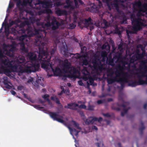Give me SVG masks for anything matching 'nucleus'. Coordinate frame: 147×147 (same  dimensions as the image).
Listing matches in <instances>:
<instances>
[{
    "instance_id": "f257e3e1",
    "label": "nucleus",
    "mask_w": 147,
    "mask_h": 147,
    "mask_svg": "<svg viewBox=\"0 0 147 147\" xmlns=\"http://www.w3.org/2000/svg\"><path fill=\"white\" fill-rule=\"evenodd\" d=\"M46 23L40 22V19L39 18L35 19L36 24L37 26H41L44 28H47L52 26V29L53 30L57 29L59 27L64 24L63 21L61 20L60 23L58 22L56 18L54 16L51 17L50 15L47 16L45 18Z\"/></svg>"
},
{
    "instance_id": "f03ea898",
    "label": "nucleus",
    "mask_w": 147,
    "mask_h": 147,
    "mask_svg": "<svg viewBox=\"0 0 147 147\" xmlns=\"http://www.w3.org/2000/svg\"><path fill=\"white\" fill-rule=\"evenodd\" d=\"M40 42V43L38 45L39 51L38 59L41 64V67L46 68L50 65L49 61H46V60L50 59L51 57L48 51L45 50L44 49L45 43L41 42Z\"/></svg>"
},
{
    "instance_id": "7ed1b4c3",
    "label": "nucleus",
    "mask_w": 147,
    "mask_h": 147,
    "mask_svg": "<svg viewBox=\"0 0 147 147\" xmlns=\"http://www.w3.org/2000/svg\"><path fill=\"white\" fill-rule=\"evenodd\" d=\"M129 12L130 14V19L133 25L132 30L135 32L140 30L142 28V27L144 26L143 20L139 18H136L133 11Z\"/></svg>"
},
{
    "instance_id": "20e7f679",
    "label": "nucleus",
    "mask_w": 147,
    "mask_h": 147,
    "mask_svg": "<svg viewBox=\"0 0 147 147\" xmlns=\"http://www.w3.org/2000/svg\"><path fill=\"white\" fill-rule=\"evenodd\" d=\"M71 65V63L67 59L64 60L63 66L65 69L69 71L67 77L71 79H75L78 78L76 74L79 73V71L74 67H70Z\"/></svg>"
},
{
    "instance_id": "39448f33",
    "label": "nucleus",
    "mask_w": 147,
    "mask_h": 147,
    "mask_svg": "<svg viewBox=\"0 0 147 147\" xmlns=\"http://www.w3.org/2000/svg\"><path fill=\"white\" fill-rule=\"evenodd\" d=\"M24 66L25 67L24 69H23L21 66H20L19 67V70L18 71L20 73H31L32 72H34L38 71L40 67L38 64H33L31 62H28L27 65Z\"/></svg>"
},
{
    "instance_id": "423d86ee",
    "label": "nucleus",
    "mask_w": 147,
    "mask_h": 147,
    "mask_svg": "<svg viewBox=\"0 0 147 147\" xmlns=\"http://www.w3.org/2000/svg\"><path fill=\"white\" fill-rule=\"evenodd\" d=\"M5 57L2 52L0 50V61L1 63L5 66L11 68L14 71H18V66L16 63L14 61H9L7 59H3V58Z\"/></svg>"
},
{
    "instance_id": "0eeeda50",
    "label": "nucleus",
    "mask_w": 147,
    "mask_h": 147,
    "mask_svg": "<svg viewBox=\"0 0 147 147\" xmlns=\"http://www.w3.org/2000/svg\"><path fill=\"white\" fill-rule=\"evenodd\" d=\"M147 60H144L140 63V69L137 72L138 78L146 77L147 81Z\"/></svg>"
},
{
    "instance_id": "6e6552de",
    "label": "nucleus",
    "mask_w": 147,
    "mask_h": 147,
    "mask_svg": "<svg viewBox=\"0 0 147 147\" xmlns=\"http://www.w3.org/2000/svg\"><path fill=\"white\" fill-rule=\"evenodd\" d=\"M61 52L62 54L66 57L71 56V55H74V57L76 59H80L82 57L85 58V55H81L80 54L78 53L74 54L69 52L67 45L65 46L64 45L61 48Z\"/></svg>"
},
{
    "instance_id": "1a4fd4ad",
    "label": "nucleus",
    "mask_w": 147,
    "mask_h": 147,
    "mask_svg": "<svg viewBox=\"0 0 147 147\" xmlns=\"http://www.w3.org/2000/svg\"><path fill=\"white\" fill-rule=\"evenodd\" d=\"M119 101L122 102L123 103L121 104H119L118 103H116L112 106V109L117 111H119L121 109L119 107H122L124 108L123 111L125 113H127L128 109L125 108L126 106L125 104H128V102H125L123 98L120 96H119Z\"/></svg>"
},
{
    "instance_id": "9d476101",
    "label": "nucleus",
    "mask_w": 147,
    "mask_h": 147,
    "mask_svg": "<svg viewBox=\"0 0 147 147\" xmlns=\"http://www.w3.org/2000/svg\"><path fill=\"white\" fill-rule=\"evenodd\" d=\"M51 3L49 1H42L38 0L35 4V8L37 9L42 10L43 8H48L50 7Z\"/></svg>"
},
{
    "instance_id": "9b49d317",
    "label": "nucleus",
    "mask_w": 147,
    "mask_h": 147,
    "mask_svg": "<svg viewBox=\"0 0 147 147\" xmlns=\"http://www.w3.org/2000/svg\"><path fill=\"white\" fill-rule=\"evenodd\" d=\"M78 107L79 108H81L84 109H86V107L84 104L81 105H79L78 104L74 102L68 103L67 105L64 106V107L66 109H69L74 110H78Z\"/></svg>"
},
{
    "instance_id": "f8f14e48",
    "label": "nucleus",
    "mask_w": 147,
    "mask_h": 147,
    "mask_svg": "<svg viewBox=\"0 0 147 147\" xmlns=\"http://www.w3.org/2000/svg\"><path fill=\"white\" fill-rule=\"evenodd\" d=\"M49 115L53 120L63 124L65 123V121L62 119V116L59 115L57 113L50 112L49 113Z\"/></svg>"
},
{
    "instance_id": "ddd939ff",
    "label": "nucleus",
    "mask_w": 147,
    "mask_h": 147,
    "mask_svg": "<svg viewBox=\"0 0 147 147\" xmlns=\"http://www.w3.org/2000/svg\"><path fill=\"white\" fill-rule=\"evenodd\" d=\"M114 6L117 12L121 16L120 19L121 20V24H126L127 23V19L124 13L123 12H122L119 9V6L117 4H115Z\"/></svg>"
},
{
    "instance_id": "4468645a",
    "label": "nucleus",
    "mask_w": 147,
    "mask_h": 147,
    "mask_svg": "<svg viewBox=\"0 0 147 147\" xmlns=\"http://www.w3.org/2000/svg\"><path fill=\"white\" fill-rule=\"evenodd\" d=\"M46 61H49L50 63V65L47 66V68H45L41 67L42 68L44 69H47L49 67L51 68L54 74L56 76H58L60 74L61 72V70L58 67H56L55 69H54L52 67V65H53V64L52 62H51L50 59H49V60H46Z\"/></svg>"
},
{
    "instance_id": "2eb2a0df",
    "label": "nucleus",
    "mask_w": 147,
    "mask_h": 147,
    "mask_svg": "<svg viewBox=\"0 0 147 147\" xmlns=\"http://www.w3.org/2000/svg\"><path fill=\"white\" fill-rule=\"evenodd\" d=\"M93 65V66H92L91 68L93 67L94 69L96 71H102L104 69L103 65L100 61L96 62L95 60H94Z\"/></svg>"
},
{
    "instance_id": "dca6fc26",
    "label": "nucleus",
    "mask_w": 147,
    "mask_h": 147,
    "mask_svg": "<svg viewBox=\"0 0 147 147\" xmlns=\"http://www.w3.org/2000/svg\"><path fill=\"white\" fill-rule=\"evenodd\" d=\"M27 57L30 61V62H31L33 64H38L40 65L38 62L37 61V55L34 53L30 52L28 53Z\"/></svg>"
},
{
    "instance_id": "f3484780",
    "label": "nucleus",
    "mask_w": 147,
    "mask_h": 147,
    "mask_svg": "<svg viewBox=\"0 0 147 147\" xmlns=\"http://www.w3.org/2000/svg\"><path fill=\"white\" fill-rule=\"evenodd\" d=\"M17 63L19 66H26V65L28 62H26L25 58L23 56H21L16 61Z\"/></svg>"
},
{
    "instance_id": "a211bd4d",
    "label": "nucleus",
    "mask_w": 147,
    "mask_h": 147,
    "mask_svg": "<svg viewBox=\"0 0 147 147\" xmlns=\"http://www.w3.org/2000/svg\"><path fill=\"white\" fill-rule=\"evenodd\" d=\"M132 9L134 12H135L138 11V7H140L141 5L140 1H135L132 4Z\"/></svg>"
},
{
    "instance_id": "6ab92c4d",
    "label": "nucleus",
    "mask_w": 147,
    "mask_h": 147,
    "mask_svg": "<svg viewBox=\"0 0 147 147\" xmlns=\"http://www.w3.org/2000/svg\"><path fill=\"white\" fill-rule=\"evenodd\" d=\"M128 79L127 76H123V78L120 80L119 82L120 83L121 86L122 88H123L125 86V83H128Z\"/></svg>"
},
{
    "instance_id": "aec40b11",
    "label": "nucleus",
    "mask_w": 147,
    "mask_h": 147,
    "mask_svg": "<svg viewBox=\"0 0 147 147\" xmlns=\"http://www.w3.org/2000/svg\"><path fill=\"white\" fill-rule=\"evenodd\" d=\"M141 12L145 13L147 14V4L144 5L142 8L140 9V10L138 12L137 15L139 16H143Z\"/></svg>"
},
{
    "instance_id": "412c9836",
    "label": "nucleus",
    "mask_w": 147,
    "mask_h": 147,
    "mask_svg": "<svg viewBox=\"0 0 147 147\" xmlns=\"http://www.w3.org/2000/svg\"><path fill=\"white\" fill-rule=\"evenodd\" d=\"M55 13L58 16H61L67 14V12L65 10H62L58 9L55 11Z\"/></svg>"
},
{
    "instance_id": "4be33fe9",
    "label": "nucleus",
    "mask_w": 147,
    "mask_h": 147,
    "mask_svg": "<svg viewBox=\"0 0 147 147\" xmlns=\"http://www.w3.org/2000/svg\"><path fill=\"white\" fill-rule=\"evenodd\" d=\"M119 59H120V60L119 61V62L120 63L121 65H127L129 67H130V63L129 61H128L126 60H124L120 56H119L117 58V61H119Z\"/></svg>"
},
{
    "instance_id": "5701e85b",
    "label": "nucleus",
    "mask_w": 147,
    "mask_h": 147,
    "mask_svg": "<svg viewBox=\"0 0 147 147\" xmlns=\"http://www.w3.org/2000/svg\"><path fill=\"white\" fill-rule=\"evenodd\" d=\"M91 12L93 13H96L98 11V8L97 7L96 5H93V6L90 7L89 8Z\"/></svg>"
},
{
    "instance_id": "b1692460",
    "label": "nucleus",
    "mask_w": 147,
    "mask_h": 147,
    "mask_svg": "<svg viewBox=\"0 0 147 147\" xmlns=\"http://www.w3.org/2000/svg\"><path fill=\"white\" fill-rule=\"evenodd\" d=\"M69 128L70 130L71 134L74 136L72 133L76 137L78 136V133L80 132L79 131H78L75 128H71L70 127H69Z\"/></svg>"
},
{
    "instance_id": "393cba45",
    "label": "nucleus",
    "mask_w": 147,
    "mask_h": 147,
    "mask_svg": "<svg viewBox=\"0 0 147 147\" xmlns=\"http://www.w3.org/2000/svg\"><path fill=\"white\" fill-rule=\"evenodd\" d=\"M146 53H144V52H142V53L136 54V59H137V60H141L144 58L145 56H146Z\"/></svg>"
},
{
    "instance_id": "a878e982",
    "label": "nucleus",
    "mask_w": 147,
    "mask_h": 147,
    "mask_svg": "<svg viewBox=\"0 0 147 147\" xmlns=\"http://www.w3.org/2000/svg\"><path fill=\"white\" fill-rule=\"evenodd\" d=\"M142 77L141 78H138V80L137 82L138 85H143L144 84H147V81L146 80H143L142 79Z\"/></svg>"
},
{
    "instance_id": "bb28decb",
    "label": "nucleus",
    "mask_w": 147,
    "mask_h": 147,
    "mask_svg": "<svg viewBox=\"0 0 147 147\" xmlns=\"http://www.w3.org/2000/svg\"><path fill=\"white\" fill-rule=\"evenodd\" d=\"M126 65H121L120 64H118L116 66V69H119L120 72H122L125 69Z\"/></svg>"
},
{
    "instance_id": "cd10ccee",
    "label": "nucleus",
    "mask_w": 147,
    "mask_h": 147,
    "mask_svg": "<svg viewBox=\"0 0 147 147\" xmlns=\"http://www.w3.org/2000/svg\"><path fill=\"white\" fill-rule=\"evenodd\" d=\"M82 72L84 76L89 75L90 74V72L88 70L87 68L86 67H84L82 71Z\"/></svg>"
},
{
    "instance_id": "c85d7f7f",
    "label": "nucleus",
    "mask_w": 147,
    "mask_h": 147,
    "mask_svg": "<svg viewBox=\"0 0 147 147\" xmlns=\"http://www.w3.org/2000/svg\"><path fill=\"white\" fill-rule=\"evenodd\" d=\"M128 86H131L132 87H134L138 85L137 82L136 81H133L132 80L130 81L129 82H128Z\"/></svg>"
},
{
    "instance_id": "c756f323",
    "label": "nucleus",
    "mask_w": 147,
    "mask_h": 147,
    "mask_svg": "<svg viewBox=\"0 0 147 147\" xmlns=\"http://www.w3.org/2000/svg\"><path fill=\"white\" fill-rule=\"evenodd\" d=\"M141 126L139 128L140 131V134L142 135L143 134V130L145 129V127L144 125V123L142 121H141Z\"/></svg>"
},
{
    "instance_id": "7c9ffc66",
    "label": "nucleus",
    "mask_w": 147,
    "mask_h": 147,
    "mask_svg": "<svg viewBox=\"0 0 147 147\" xmlns=\"http://www.w3.org/2000/svg\"><path fill=\"white\" fill-rule=\"evenodd\" d=\"M100 54H95L93 59L92 60V63H93V62L94 60H95L96 62L99 61L100 59Z\"/></svg>"
},
{
    "instance_id": "2f4dec72",
    "label": "nucleus",
    "mask_w": 147,
    "mask_h": 147,
    "mask_svg": "<svg viewBox=\"0 0 147 147\" xmlns=\"http://www.w3.org/2000/svg\"><path fill=\"white\" fill-rule=\"evenodd\" d=\"M102 24L104 25V26H102V27L104 28H107L109 26V25L108 22L105 19L103 20V23L102 25Z\"/></svg>"
},
{
    "instance_id": "473e14b6",
    "label": "nucleus",
    "mask_w": 147,
    "mask_h": 147,
    "mask_svg": "<svg viewBox=\"0 0 147 147\" xmlns=\"http://www.w3.org/2000/svg\"><path fill=\"white\" fill-rule=\"evenodd\" d=\"M3 82L4 84H7V83L11 84V82L8 80V78L7 76H4L3 78Z\"/></svg>"
},
{
    "instance_id": "72a5a7b5",
    "label": "nucleus",
    "mask_w": 147,
    "mask_h": 147,
    "mask_svg": "<svg viewBox=\"0 0 147 147\" xmlns=\"http://www.w3.org/2000/svg\"><path fill=\"white\" fill-rule=\"evenodd\" d=\"M115 72L120 77L121 75H122V77L123 76H125V74L123 72V71L120 72L119 69H116V71Z\"/></svg>"
},
{
    "instance_id": "f704fd0d",
    "label": "nucleus",
    "mask_w": 147,
    "mask_h": 147,
    "mask_svg": "<svg viewBox=\"0 0 147 147\" xmlns=\"http://www.w3.org/2000/svg\"><path fill=\"white\" fill-rule=\"evenodd\" d=\"M28 24V21H25V22H22L20 23L19 25H18V26L20 29L24 28V27L26 25V24Z\"/></svg>"
},
{
    "instance_id": "c9c22d12",
    "label": "nucleus",
    "mask_w": 147,
    "mask_h": 147,
    "mask_svg": "<svg viewBox=\"0 0 147 147\" xmlns=\"http://www.w3.org/2000/svg\"><path fill=\"white\" fill-rule=\"evenodd\" d=\"M71 122L72 123L73 125L76 127L77 129H81V128L79 127V124L78 123H76L75 121L72 120Z\"/></svg>"
},
{
    "instance_id": "e433bc0d",
    "label": "nucleus",
    "mask_w": 147,
    "mask_h": 147,
    "mask_svg": "<svg viewBox=\"0 0 147 147\" xmlns=\"http://www.w3.org/2000/svg\"><path fill=\"white\" fill-rule=\"evenodd\" d=\"M66 5L64 6V8H68L71 6V1L69 0H66Z\"/></svg>"
},
{
    "instance_id": "4c0bfd02",
    "label": "nucleus",
    "mask_w": 147,
    "mask_h": 147,
    "mask_svg": "<svg viewBox=\"0 0 147 147\" xmlns=\"http://www.w3.org/2000/svg\"><path fill=\"white\" fill-rule=\"evenodd\" d=\"M100 55L101 57L102 58V59L105 60L107 55L106 52L105 51H102Z\"/></svg>"
},
{
    "instance_id": "58836bf2",
    "label": "nucleus",
    "mask_w": 147,
    "mask_h": 147,
    "mask_svg": "<svg viewBox=\"0 0 147 147\" xmlns=\"http://www.w3.org/2000/svg\"><path fill=\"white\" fill-rule=\"evenodd\" d=\"M114 72L111 70L110 69L107 71V76L110 77L111 78L113 77Z\"/></svg>"
},
{
    "instance_id": "ea45409f",
    "label": "nucleus",
    "mask_w": 147,
    "mask_h": 147,
    "mask_svg": "<svg viewBox=\"0 0 147 147\" xmlns=\"http://www.w3.org/2000/svg\"><path fill=\"white\" fill-rule=\"evenodd\" d=\"M136 54H134L132 56L129 61L130 64L133 63L134 61L137 60V59H136Z\"/></svg>"
},
{
    "instance_id": "a19ab883",
    "label": "nucleus",
    "mask_w": 147,
    "mask_h": 147,
    "mask_svg": "<svg viewBox=\"0 0 147 147\" xmlns=\"http://www.w3.org/2000/svg\"><path fill=\"white\" fill-rule=\"evenodd\" d=\"M92 120H94V121H98V122H100L102 121V118L101 117H100L98 118L94 117L92 118Z\"/></svg>"
},
{
    "instance_id": "79ce46f5",
    "label": "nucleus",
    "mask_w": 147,
    "mask_h": 147,
    "mask_svg": "<svg viewBox=\"0 0 147 147\" xmlns=\"http://www.w3.org/2000/svg\"><path fill=\"white\" fill-rule=\"evenodd\" d=\"M112 78H113V79L114 80V81H115V82H119L123 78V76L121 77L118 78H117L116 76H113Z\"/></svg>"
},
{
    "instance_id": "37998d69",
    "label": "nucleus",
    "mask_w": 147,
    "mask_h": 147,
    "mask_svg": "<svg viewBox=\"0 0 147 147\" xmlns=\"http://www.w3.org/2000/svg\"><path fill=\"white\" fill-rule=\"evenodd\" d=\"M94 121L92 120V118L91 119H86L85 122V123L86 125H89L90 123H93Z\"/></svg>"
},
{
    "instance_id": "c03bdc74",
    "label": "nucleus",
    "mask_w": 147,
    "mask_h": 147,
    "mask_svg": "<svg viewBox=\"0 0 147 147\" xmlns=\"http://www.w3.org/2000/svg\"><path fill=\"white\" fill-rule=\"evenodd\" d=\"M107 81L109 84H111L112 83L115 82V81L113 78H108L107 79Z\"/></svg>"
},
{
    "instance_id": "a18cd8bd",
    "label": "nucleus",
    "mask_w": 147,
    "mask_h": 147,
    "mask_svg": "<svg viewBox=\"0 0 147 147\" xmlns=\"http://www.w3.org/2000/svg\"><path fill=\"white\" fill-rule=\"evenodd\" d=\"M137 48H140L141 50L142 51V52L145 53V47L142 44H139L137 46Z\"/></svg>"
},
{
    "instance_id": "49530a36",
    "label": "nucleus",
    "mask_w": 147,
    "mask_h": 147,
    "mask_svg": "<svg viewBox=\"0 0 147 147\" xmlns=\"http://www.w3.org/2000/svg\"><path fill=\"white\" fill-rule=\"evenodd\" d=\"M56 51V50L55 48L52 49L50 52L51 55H50L49 53L48 52V54H49V55L51 57L50 59L51 58V56H53V55L55 53V52Z\"/></svg>"
},
{
    "instance_id": "de8ad7c7",
    "label": "nucleus",
    "mask_w": 147,
    "mask_h": 147,
    "mask_svg": "<svg viewBox=\"0 0 147 147\" xmlns=\"http://www.w3.org/2000/svg\"><path fill=\"white\" fill-rule=\"evenodd\" d=\"M94 80L92 78H89V82L90 85H92L93 86H94Z\"/></svg>"
},
{
    "instance_id": "09e8293b",
    "label": "nucleus",
    "mask_w": 147,
    "mask_h": 147,
    "mask_svg": "<svg viewBox=\"0 0 147 147\" xmlns=\"http://www.w3.org/2000/svg\"><path fill=\"white\" fill-rule=\"evenodd\" d=\"M53 40L55 44L56 45H57V44L60 42L59 40L56 37H55L53 38Z\"/></svg>"
},
{
    "instance_id": "8fccbe9b",
    "label": "nucleus",
    "mask_w": 147,
    "mask_h": 147,
    "mask_svg": "<svg viewBox=\"0 0 147 147\" xmlns=\"http://www.w3.org/2000/svg\"><path fill=\"white\" fill-rule=\"evenodd\" d=\"M91 19L90 18H89L88 19H86L85 22L86 24L89 25L91 23Z\"/></svg>"
},
{
    "instance_id": "3c124183",
    "label": "nucleus",
    "mask_w": 147,
    "mask_h": 147,
    "mask_svg": "<svg viewBox=\"0 0 147 147\" xmlns=\"http://www.w3.org/2000/svg\"><path fill=\"white\" fill-rule=\"evenodd\" d=\"M86 49L87 48L85 46H83L82 47H81V53H85V51Z\"/></svg>"
},
{
    "instance_id": "603ef678",
    "label": "nucleus",
    "mask_w": 147,
    "mask_h": 147,
    "mask_svg": "<svg viewBox=\"0 0 147 147\" xmlns=\"http://www.w3.org/2000/svg\"><path fill=\"white\" fill-rule=\"evenodd\" d=\"M32 0H24L23 1L22 5H26L28 3H29V1H30L31 2H32Z\"/></svg>"
},
{
    "instance_id": "864d4df0",
    "label": "nucleus",
    "mask_w": 147,
    "mask_h": 147,
    "mask_svg": "<svg viewBox=\"0 0 147 147\" xmlns=\"http://www.w3.org/2000/svg\"><path fill=\"white\" fill-rule=\"evenodd\" d=\"M96 144H97L98 147H105L102 141L100 142L99 143L98 142Z\"/></svg>"
},
{
    "instance_id": "5fc2aeb1",
    "label": "nucleus",
    "mask_w": 147,
    "mask_h": 147,
    "mask_svg": "<svg viewBox=\"0 0 147 147\" xmlns=\"http://www.w3.org/2000/svg\"><path fill=\"white\" fill-rule=\"evenodd\" d=\"M26 37L27 36L26 35H22L20 36L19 37V40L20 41H23L26 38Z\"/></svg>"
},
{
    "instance_id": "6e6d98bb",
    "label": "nucleus",
    "mask_w": 147,
    "mask_h": 147,
    "mask_svg": "<svg viewBox=\"0 0 147 147\" xmlns=\"http://www.w3.org/2000/svg\"><path fill=\"white\" fill-rule=\"evenodd\" d=\"M13 21L14 24L18 26V24L21 22V20L20 19L18 18L15 20Z\"/></svg>"
},
{
    "instance_id": "4d7b16f0",
    "label": "nucleus",
    "mask_w": 147,
    "mask_h": 147,
    "mask_svg": "<svg viewBox=\"0 0 147 147\" xmlns=\"http://www.w3.org/2000/svg\"><path fill=\"white\" fill-rule=\"evenodd\" d=\"M83 65H87L88 64V62L87 59H83L82 61Z\"/></svg>"
},
{
    "instance_id": "13d9d810",
    "label": "nucleus",
    "mask_w": 147,
    "mask_h": 147,
    "mask_svg": "<svg viewBox=\"0 0 147 147\" xmlns=\"http://www.w3.org/2000/svg\"><path fill=\"white\" fill-rule=\"evenodd\" d=\"M32 106L35 108L38 109H43V107H40V105H33Z\"/></svg>"
},
{
    "instance_id": "bf43d9fd",
    "label": "nucleus",
    "mask_w": 147,
    "mask_h": 147,
    "mask_svg": "<svg viewBox=\"0 0 147 147\" xmlns=\"http://www.w3.org/2000/svg\"><path fill=\"white\" fill-rule=\"evenodd\" d=\"M94 107V106L93 105H89L88 109L91 111L93 110Z\"/></svg>"
},
{
    "instance_id": "052dcab7",
    "label": "nucleus",
    "mask_w": 147,
    "mask_h": 147,
    "mask_svg": "<svg viewBox=\"0 0 147 147\" xmlns=\"http://www.w3.org/2000/svg\"><path fill=\"white\" fill-rule=\"evenodd\" d=\"M78 112L79 113V114L81 117H83L84 116V114L83 112L80 110L78 109Z\"/></svg>"
},
{
    "instance_id": "680f3d73",
    "label": "nucleus",
    "mask_w": 147,
    "mask_h": 147,
    "mask_svg": "<svg viewBox=\"0 0 147 147\" xmlns=\"http://www.w3.org/2000/svg\"><path fill=\"white\" fill-rule=\"evenodd\" d=\"M16 4L17 7H19L20 5H22V2L21 0H18Z\"/></svg>"
},
{
    "instance_id": "e2e57ef3",
    "label": "nucleus",
    "mask_w": 147,
    "mask_h": 147,
    "mask_svg": "<svg viewBox=\"0 0 147 147\" xmlns=\"http://www.w3.org/2000/svg\"><path fill=\"white\" fill-rule=\"evenodd\" d=\"M69 28L71 29H73L75 28L76 25L73 23L69 24Z\"/></svg>"
},
{
    "instance_id": "0e129e2a",
    "label": "nucleus",
    "mask_w": 147,
    "mask_h": 147,
    "mask_svg": "<svg viewBox=\"0 0 147 147\" xmlns=\"http://www.w3.org/2000/svg\"><path fill=\"white\" fill-rule=\"evenodd\" d=\"M21 50L26 53H27L28 51V50L24 46H22Z\"/></svg>"
},
{
    "instance_id": "69168bd1",
    "label": "nucleus",
    "mask_w": 147,
    "mask_h": 147,
    "mask_svg": "<svg viewBox=\"0 0 147 147\" xmlns=\"http://www.w3.org/2000/svg\"><path fill=\"white\" fill-rule=\"evenodd\" d=\"M38 101L39 102L41 103L42 105H43L44 106H46V105H45L44 104V103L45 102V101L43 100L41 98H39V100Z\"/></svg>"
},
{
    "instance_id": "338daca9",
    "label": "nucleus",
    "mask_w": 147,
    "mask_h": 147,
    "mask_svg": "<svg viewBox=\"0 0 147 147\" xmlns=\"http://www.w3.org/2000/svg\"><path fill=\"white\" fill-rule=\"evenodd\" d=\"M109 64L112 66H113L114 64V63L113 60L112 59H110L109 61Z\"/></svg>"
},
{
    "instance_id": "774afa93",
    "label": "nucleus",
    "mask_w": 147,
    "mask_h": 147,
    "mask_svg": "<svg viewBox=\"0 0 147 147\" xmlns=\"http://www.w3.org/2000/svg\"><path fill=\"white\" fill-rule=\"evenodd\" d=\"M123 44L122 43H121L118 46V49L120 51L122 50Z\"/></svg>"
}]
</instances>
